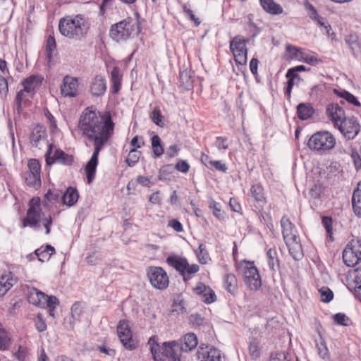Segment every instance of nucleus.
<instances>
[{
    "instance_id": "57",
    "label": "nucleus",
    "mask_w": 361,
    "mask_h": 361,
    "mask_svg": "<svg viewBox=\"0 0 361 361\" xmlns=\"http://www.w3.org/2000/svg\"><path fill=\"white\" fill-rule=\"evenodd\" d=\"M183 11L189 17L190 20L195 23V25L196 26H199L200 25V20L195 17V16L193 13V11L186 5L183 6Z\"/></svg>"
},
{
    "instance_id": "43",
    "label": "nucleus",
    "mask_w": 361,
    "mask_h": 361,
    "mask_svg": "<svg viewBox=\"0 0 361 361\" xmlns=\"http://www.w3.org/2000/svg\"><path fill=\"white\" fill-rule=\"evenodd\" d=\"M318 292L320 293V300L323 302H329L334 298V293L328 287H322Z\"/></svg>"
},
{
    "instance_id": "31",
    "label": "nucleus",
    "mask_w": 361,
    "mask_h": 361,
    "mask_svg": "<svg viewBox=\"0 0 361 361\" xmlns=\"http://www.w3.org/2000/svg\"><path fill=\"white\" fill-rule=\"evenodd\" d=\"M56 49V42L53 35H49L46 41L45 51L49 62H51L53 58V54Z\"/></svg>"
},
{
    "instance_id": "38",
    "label": "nucleus",
    "mask_w": 361,
    "mask_h": 361,
    "mask_svg": "<svg viewBox=\"0 0 361 361\" xmlns=\"http://www.w3.org/2000/svg\"><path fill=\"white\" fill-rule=\"evenodd\" d=\"M13 279L8 276H3L0 279V296H4L13 286Z\"/></svg>"
},
{
    "instance_id": "40",
    "label": "nucleus",
    "mask_w": 361,
    "mask_h": 361,
    "mask_svg": "<svg viewBox=\"0 0 361 361\" xmlns=\"http://www.w3.org/2000/svg\"><path fill=\"white\" fill-rule=\"evenodd\" d=\"M11 344V340L8 333L0 324V350L7 349Z\"/></svg>"
},
{
    "instance_id": "26",
    "label": "nucleus",
    "mask_w": 361,
    "mask_h": 361,
    "mask_svg": "<svg viewBox=\"0 0 361 361\" xmlns=\"http://www.w3.org/2000/svg\"><path fill=\"white\" fill-rule=\"evenodd\" d=\"M79 198V194L76 188L69 187L66 192L61 196L64 204L69 207L74 205Z\"/></svg>"
},
{
    "instance_id": "41",
    "label": "nucleus",
    "mask_w": 361,
    "mask_h": 361,
    "mask_svg": "<svg viewBox=\"0 0 361 361\" xmlns=\"http://www.w3.org/2000/svg\"><path fill=\"white\" fill-rule=\"evenodd\" d=\"M286 51L291 59L301 61L303 59V53L302 51L293 45H288L286 47Z\"/></svg>"
},
{
    "instance_id": "62",
    "label": "nucleus",
    "mask_w": 361,
    "mask_h": 361,
    "mask_svg": "<svg viewBox=\"0 0 361 361\" xmlns=\"http://www.w3.org/2000/svg\"><path fill=\"white\" fill-rule=\"evenodd\" d=\"M190 322L196 326H200L202 325L204 319L202 317V316L200 314H191L189 317Z\"/></svg>"
},
{
    "instance_id": "44",
    "label": "nucleus",
    "mask_w": 361,
    "mask_h": 361,
    "mask_svg": "<svg viewBox=\"0 0 361 361\" xmlns=\"http://www.w3.org/2000/svg\"><path fill=\"white\" fill-rule=\"evenodd\" d=\"M201 161L207 167L214 166L216 169L223 172H225L227 169L226 165L219 160L201 159Z\"/></svg>"
},
{
    "instance_id": "39",
    "label": "nucleus",
    "mask_w": 361,
    "mask_h": 361,
    "mask_svg": "<svg viewBox=\"0 0 361 361\" xmlns=\"http://www.w3.org/2000/svg\"><path fill=\"white\" fill-rule=\"evenodd\" d=\"M152 121L155 123L157 126L159 127H163L164 125V116L161 114L160 109L158 107H156L151 112L149 116Z\"/></svg>"
},
{
    "instance_id": "1",
    "label": "nucleus",
    "mask_w": 361,
    "mask_h": 361,
    "mask_svg": "<svg viewBox=\"0 0 361 361\" xmlns=\"http://www.w3.org/2000/svg\"><path fill=\"white\" fill-rule=\"evenodd\" d=\"M114 128L110 111L101 113L92 110V107H87L82 111L78 128L83 136L94 142V150L91 158H98L100 150L112 137Z\"/></svg>"
},
{
    "instance_id": "16",
    "label": "nucleus",
    "mask_w": 361,
    "mask_h": 361,
    "mask_svg": "<svg viewBox=\"0 0 361 361\" xmlns=\"http://www.w3.org/2000/svg\"><path fill=\"white\" fill-rule=\"evenodd\" d=\"M336 144L335 137L328 131L317 132V151L332 149Z\"/></svg>"
},
{
    "instance_id": "29",
    "label": "nucleus",
    "mask_w": 361,
    "mask_h": 361,
    "mask_svg": "<svg viewBox=\"0 0 361 361\" xmlns=\"http://www.w3.org/2000/svg\"><path fill=\"white\" fill-rule=\"evenodd\" d=\"M361 186V184L359 183ZM353 208L355 215L361 217V188L355 189L352 197Z\"/></svg>"
},
{
    "instance_id": "6",
    "label": "nucleus",
    "mask_w": 361,
    "mask_h": 361,
    "mask_svg": "<svg viewBox=\"0 0 361 361\" xmlns=\"http://www.w3.org/2000/svg\"><path fill=\"white\" fill-rule=\"evenodd\" d=\"M40 221H43L44 226L46 228L45 233L48 235L50 233V226L52 224L51 217L49 216L47 218L43 219L39 200L32 199L30 201V207L27 211L26 217L23 220L22 228L26 226L37 227Z\"/></svg>"
},
{
    "instance_id": "10",
    "label": "nucleus",
    "mask_w": 361,
    "mask_h": 361,
    "mask_svg": "<svg viewBox=\"0 0 361 361\" xmlns=\"http://www.w3.org/2000/svg\"><path fill=\"white\" fill-rule=\"evenodd\" d=\"M61 94L64 97H75L80 94L79 78L67 75L63 77L60 86Z\"/></svg>"
},
{
    "instance_id": "36",
    "label": "nucleus",
    "mask_w": 361,
    "mask_h": 361,
    "mask_svg": "<svg viewBox=\"0 0 361 361\" xmlns=\"http://www.w3.org/2000/svg\"><path fill=\"white\" fill-rule=\"evenodd\" d=\"M295 356L290 353H274L271 355L270 361H294Z\"/></svg>"
},
{
    "instance_id": "32",
    "label": "nucleus",
    "mask_w": 361,
    "mask_h": 361,
    "mask_svg": "<svg viewBox=\"0 0 361 361\" xmlns=\"http://www.w3.org/2000/svg\"><path fill=\"white\" fill-rule=\"evenodd\" d=\"M224 286L231 293H233L237 289V279L232 274H226L224 278Z\"/></svg>"
},
{
    "instance_id": "22",
    "label": "nucleus",
    "mask_w": 361,
    "mask_h": 361,
    "mask_svg": "<svg viewBox=\"0 0 361 361\" xmlns=\"http://www.w3.org/2000/svg\"><path fill=\"white\" fill-rule=\"evenodd\" d=\"M314 112V109L310 103H300L296 108V114L300 121L310 118Z\"/></svg>"
},
{
    "instance_id": "48",
    "label": "nucleus",
    "mask_w": 361,
    "mask_h": 361,
    "mask_svg": "<svg viewBox=\"0 0 361 361\" xmlns=\"http://www.w3.org/2000/svg\"><path fill=\"white\" fill-rule=\"evenodd\" d=\"M317 24L320 26L321 29L331 39L334 38L335 34L334 32H331V27L330 24L324 20L322 18H319L317 15Z\"/></svg>"
},
{
    "instance_id": "27",
    "label": "nucleus",
    "mask_w": 361,
    "mask_h": 361,
    "mask_svg": "<svg viewBox=\"0 0 361 361\" xmlns=\"http://www.w3.org/2000/svg\"><path fill=\"white\" fill-rule=\"evenodd\" d=\"M43 80L40 75H31L23 81V90L31 92L36 87L39 86Z\"/></svg>"
},
{
    "instance_id": "51",
    "label": "nucleus",
    "mask_w": 361,
    "mask_h": 361,
    "mask_svg": "<svg viewBox=\"0 0 361 361\" xmlns=\"http://www.w3.org/2000/svg\"><path fill=\"white\" fill-rule=\"evenodd\" d=\"M249 354L252 359H257L259 357L260 350L256 341H252L249 345Z\"/></svg>"
},
{
    "instance_id": "49",
    "label": "nucleus",
    "mask_w": 361,
    "mask_h": 361,
    "mask_svg": "<svg viewBox=\"0 0 361 361\" xmlns=\"http://www.w3.org/2000/svg\"><path fill=\"white\" fill-rule=\"evenodd\" d=\"M145 145L143 137L141 136L135 135L130 141L132 148L130 149V154L136 152L137 148H140Z\"/></svg>"
},
{
    "instance_id": "30",
    "label": "nucleus",
    "mask_w": 361,
    "mask_h": 361,
    "mask_svg": "<svg viewBox=\"0 0 361 361\" xmlns=\"http://www.w3.org/2000/svg\"><path fill=\"white\" fill-rule=\"evenodd\" d=\"M322 226L324 227L326 232V236L330 241H334L333 237V219L330 216H322Z\"/></svg>"
},
{
    "instance_id": "28",
    "label": "nucleus",
    "mask_w": 361,
    "mask_h": 361,
    "mask_svg": "<svg viewBox=\"0 0 361 361\" xmlns=\"http://www.w3.org/2000/svg\"><path fill=\"white\" fill-rule=\"evenodd\" d=\"M97 165L98 159H90L85 166V172L88 184H90L94 179Z\"/></svg>"
},
{
    "instance_id": "13",
    "label": "nucleus",
    "mask_w": 361,
    "mask_h": 361,
    "mask_svg": "<svg viewBox=\"0 0 361 361\" xmlns=\"http://www.w3.org/2000/svg\"><path fill=\"white\" fill-rule=\"evenodd\" d=\"M341 133L347 139H353L360 131V125L357 120L353 116L346 117L339 125L337 126Z\"/></svg>"
},
{
    "instance_id": "34",
    "label": "nucleus",
    "mask_w": 361,
    "mask_h": 361,
    "mask_svg": "<svg viewBox=\"0 0 361 361\" xmlns=\"http://www.w3.org/2000/svg\"><path fill=\"white\" fill-rule=\"evenodd\" d=\"M197 257L201 264H205L210 260L209 253L204 244H200L198 248L195 250Z\"/></svg>"
},
{
    "instance_id": "25",
    "label": "nucleus",
    "mask_w": 361,
    "mask_h": 361,
    "mask_svg": "<svg viewBox=\"0 0 361 361\" xmlns=\"http://www.w3.org/2000/svg\"><path fill=\"white\" fill-rule=\"evenodd\" d=\"M286 244L288 247L290 255L295 260H299L302 258V250L299 238L290 242H286Z\"/></svg>"
},
{
    "instance_id": "53",
    "label": "nucleus",
    "mask_w": 361,
    "mask_h": 361,
    "mask_svg": "<svg viewBox=\"0 0 361 361\" xmlns=\"http://www.w3.org/2000/svg\"><path fill=\"white\" fill-rule=\"evenodd\" d=\"M251 192H252V196L257 201H262L264 199L262 188L260 185H253L251 188Z\"/></svg>"
},
{
    "instance_id": "17",
    "label": "nucleus",
    "mask_w": 361,
    "mask_h": 361,
    "mask_svg": "<svg viewBox=\"0 0 361 361\" xmlns=\"http://www.w3.org/2000/svg\"><path fill=\"white\" fill-rule=\"evenodd\" d=\"M178 347L185 353H189L196 348L198 341L196 335L194 333H188L180 340L176 341Z\"/></svg>"
},
{
    "instance_id": "54",
    "label": "nucleus",
    "mask_w": 361,
    "mask_h": 361,
    "mask_svg": "<svg viewBox=\"0 0 361 361\" xmlns=\"http://www.w3.org/2000/svg\"><path fill=\"white\" fill-rule=\"evenodd\" d=\"M35 255L37 256L38 259L42 262H44L45 261H48L50 257L52 255V253H47L44 249V250L37 249L35 251Z\"/></svg>"
},
{
    "instance_id": "21",
    "label": "nucleus",
    "mask_w": 361,
    "mask_h": 361,
    "mask_svg": "<svg viewBox=\"0 0 361 361\" xmlns=\"http://www.w3.org/2000/svg\"><path fill=\"white\" fill-rule=\"evenodd\" d=\"M166 262L169 265L178 271L183 276L185 281L188 280L187 276H185V267L188 265L186 259L178 256H169L166 259Z\"/></svg>"
},
{
    "instance_id": "7",
    "label": "nucleus",
    "mask_w": 361,
    "mask_h": 361,
    "mask_svg": "<svg viewBox=\"0 0 361 361\" xmlns=\"http://www.w3.org/2000/svg\"><path fill=\"white\" fill-rule=\"evenodd\" d=\"M249 42V38H245L242 35H236L231 39L229 48L237 65H246L248 53L247 44Z\"/></svg>"
},
{
    "instance_id": "14",
    "label": "nucleus",
    "mask_w": 361,
    "mask_h": 361,
    "mask_svg": "<svg viewBox=\"0 0 361 361\" xmlns=\"http://www.w3.org/2000/svg\"><path fill=\"white\" fill-rule=\"evenodd\" d=\"M197 355L200 361H222L220 351L214 347L200 346Z\"/></svg>"
},
{
    "instance_id": "35",
    "label": "nucleus",
    "mask_w": 361,
    "mask_h": 361,
    "mask_svg": "<svg viewBox=\"0 0 361 361\" xmlns=\"http://www.w3.org/2000/svg\"><path fill=\"white\" fill-rule=\"evenodd\" d=\"M337 95L339 96L341 98H343L345 100H346L349 104L360 107L361 106V103L358 101V99L351 93H350L348 91L343 90L341 92H336Z\"/></svg>"
},
{
    "instance_id": "2",
    "label": "nucleus",
    "mask_w": 361,
    "mask_h": 361,
    "mask_svg": "<svg viewBox=\"0 0 361 361\" xmlns=\"http://www.w3.org/2000/svg\"><path fill=\"white\" fill-rule=\"evenodd\" d=\"M90 30L89 20L82 14L68 15L59 21V31L66 39L82 41Z\"/></svg>"
},
{
    "instance_id": "11",
    "label": "nucleus",
    "mask_w": 361,
    "mask_h": 361,
    "mask_svg": "<svg viewBox=\"0 0 361 361\" xmlns=\"http://www.w3.org/2000/svg\"><path fill=\"white\" fill-rule=\"evenodd\" d=\"M117 334L123 345L132 350L137 347V343L133 339L132 333L127 321L121 320L117 326Z\"/></svg>"
},
{
    "instance_id": "50",
    "label": "nucleus",
    "mask_w": 361,
    "mask_h": 361,
    "mask_svg": "<svg viewBox=\"0 0 361 361\" xmlns=\"http://www.w3.org/2000/svg\"><path fill=\"white\" fill-rule=\"evenodd\" d=\"M30 174L40 175L41 166L38 159H29L27 163Z\"/></svg>"
},
{
    "instance_id": "52",
    "label": "nucleus",
    "mask_w": 361,
    "mask_h": 361,
    "mask_svg": "<svg viewBox=\"0 0 361 361\" xmlns=\"http://www.w3.org/2000/svg\"><path fill=\"white\" fill-rule=\"evenodd\" d=\"M179 78L180 83L184 86L191 85L192 81L189 71L184 70L180 72Z\"/></svg>"
},
{
    "instance_id": "45",
    "label": "nucleus",
    "mask_w": 361,
    "mask_h": 361,
    "mask_svg": "<svg viewBox=\"0 0 361 361\" xmlns=\"http://www.w3.org/2000/svg\"><path fill=\"white\" fill-rule=\"evenodd\" d=\"M209 208L213 209V214L218 219H224L225 216L224 212L221 211V205L219 203L215 202L214 200H211L209 201Z\"/></svg>"
},
{
    "instance_id": "18",
    "label": "nucleus",
    "mask_w": 361,
    "mask_h": 361,
    "mask_svg": "<svg viewBox=\"0 0 361 361\" xmlns=\"http://www.w3.org/2000/svg\"><path fill=\"white\" fill-rule=\"evenodd\" d=\"M194 292L200 295L202 301L207 304H210L215 301L216 295L214 291L209 286L200 283L194 288Z\"/></svg>"
},
{
    "instance_id": "60",
    "label": "nucleus",
    "mask_w": 361,
    "mask_h": 361,
    "mask_svg": "<svg viewBox=\"0 0 361 361\" xmlns=\"http://www.w3.org/2000/svg\"><path fill=\"white\" fill-rule=\"evenodd\" d=\"M305 8L312 20H316V10L312 4L307 0L304 2Z\"/></svg>"
},
{
    "instance_id": "59",
    "label": "nucleus",
    "mask_w": 361,
    "mask_h": 361,
    "mask_svg": "<svg viewBox=\"0 0 361 361\" xmlns=\"http://www.w3.org/2000/svg\"><path fill=\"white\" fill-rule=\"evenodd\" d=\"M304 149L314 151L316 149V133L312 134L305 144Z\"/></svg>"
},
{
    "instance_id": "58",
    "label": "nucleus",
    "mask_w": 361,
    "mask_h": 361,
    "mask_svg": "<svg viewBox=\"0 0 361 361\" xmlns=\"http://www.w3.org/2000/svg\"><path fill=\"white\" fill-rule=\"evenodd\" d=\"M356 275L355 277V290L359 294H361V268H358L355 270Z\"/></svg>"
},
{
    "instance_id": "8",
    "label": "nucleus",
    "mask_w": 361,
    "mask_h": 361,
    "mask_svg": "<svg viewBox=\"0 0 361 361\" xmlns=\"http://www.w3.org/2000/svg\"><path fill=\"white\" fill-rule=\"evenodd\" d=\"M343 260L348 267H354L361 261V240H352L343 252Z\"/></svg>"
},
{
    "instance_id": "9",
    "label": "nucleus",
    "mask_w": 361,
    "mask_h": 361,
    "mask_svg": "<svg viewBox=\"0 0 361 361\" xmlns=\"http://www.w3.org/2000/svg\"><path fill=\"white\" fill-rule=\"evenodd\" d=\"M147 276L151 284L157 289H164L169 285V278L166 271L161 267H149Z\"/></svg>"
},
{
    "instance_id": "61",
    "label": "nucleus",
    "mask_w": 361,
    "mask_h": 361,
    "mask_svg": "<svg viewBox=\"0 0 361 361\" xmlns=\"http://www.w3.org/2000/svg\"><path fill=\"white\" fill-rule=\"evenodd\" d=\"M175 169L183 172L186 173L190 168L189 164L184 160H180L174 165Z\"/></svg>"
},
{
    "instance_id": "55",
    "label": "nucleus",
    "mask_w": 361,
    "mask_h": 361,
    "mask_svg": "<svg viewBox=\"0 0 361 361\" xmlns=\"http://www.w3.org/2000/svg\"><path fill=\"white\" fill-rule=\"evenodd\" d=\"M215 146L219 149H226L228 147V140L226 137H217Z\"/></svg>"
},
{
    "instance_id": "4",
    "label": "nucleus",
    "mask_w": 361,
    "mask_h": 361,
    "mask_svg": "<svg viewBox=\"0 0 361 361\" xmlns=\"http://www.w3.org/2000/svg\"><path fill=\"white\" fill-rule=\"evenodd\" d=\"M30 142L32 147H39L42 145H46L47 150L44 158H66L64 152L54 145L47 144L46 141L47 133L43 126L37 125L34 126L30 133Z\"/></svg>"
},
{
    "instance_id": "12",
    "label": "nucleus",
    "mask_w": 361,
    "mask_h": 361,
    "mask_svg": "<svg viewBox=\"0 0 361 361\" xmlns=\"http://www.w3.org/2000/svg\"><path fill=\"white\" fill-rule=\"evenodd\" d=\"M244 281L252 290H257L261 287L262 281L259 271L253 262H247L244 267Z\"/></svg>"
},
{
    "instance_id": "15",
    "label": "nucleus",
    "mask_w": 361,
    "mask_h": 361,
    "mask_svg": "<svg viewBox=\"0 0 361 361\" xmlns=\"http://www.w3.org/2000/svg\"><path fill=\"white\" fill-rule=\"evenodd\" d=\"M327 117L338 126L346 117L345 111L338 104H331L327 106L326 109Z\"/></svg>"
},
{
    "instance_id": "46",
    "label": "nucleus",
    "mask_w": 361,
    "mask_h": 361,
    "mask_svg": "<svg viewBox=\"0 0 361 361\" xmlns=\"http://www.w3.org/2000/svg\"><path fill=\"white\" fill-rule=\"evenodd\" d=\"M268 258V264L271 269L274 270L275 267L278 266L279 260L277 259V253L276 250L269 249L267 252Z\"/></svg>"
},
{
    "instance_id": "20",
    "label": "nucleus",
    "mask_w": 361,
    "mask_h": 361,
    "mask_svg": "<svg viewBox=\"0 0 361 361\" xmlns=\"http://www.w3.org/2000/svg\"><path fill=\"white\" fill-rule=\"evenodd\" d=\"M281 226L282 228L283 236L286 243L299 238L295 233L294 225L286 216L282 217L281 220Z\"/></svg>"
},
{
    "instance_id": "63",
    "label": "nucleus",
    "mask_w": 361,
    "mask_h": 361,
    "mask_svg": "<svg viewBox=\"0 0 361 361\" xmlns=\"http://www.w3.org/2000/svg\"><path fill=\"white\" fill-rule=\"evenodd\" d=\"M35 326L39 332H42L47 329V324L40 314L37 315Z\"/></svg>"
},
{
    "instance_id": "64",
    "label": "nucleus",
    "mask_w": 361,
    "mask_h": 361,
    "mask_svg": "<svg viewBox=\"0 0 361 361\" xmlns=\"http://www.w3.org/2000/svg\"><path fill=\"white\" fill-rule=\"evenodd\" d=\"M318 350H319L318 353L322 359L325 360V359L329 358V353L328 348L323 342H321V346L318 348Z\"/></svg>"
},
{
    "instance_id": "3",
    "label": "nucleus",
    "mask_w": 361,
    "mask_h": 361,
    "mask_svg": "<svg viewBox=\"0 0 361 361\" xmlns=\"http://www.w3.org/2000/svg\"><path fill=\"white\" fill-rule=\"evenodd\" d=\"M139 32L138 21L131 17H128L111 25L109 36L113 40L120 42L128 40L133 35Z\"/></svg>"
},
{
    "instance_id": "33",
    "label": "nucleus",
    "mask_w": 361,
    "mask_h": 361,
    "mask_svg": "<svg viewBox=\"0 0 361 361\" xmlns=\"http://www.w3.org/2000/svg\"><path fill=\"white\" fill-rule=\"evenodd\" d=\"M27 300L30 303L39 306L40 305V299L38 298L39 295H43V292L35 288H31L28 289L27 292Z\"/></svg>"
},
{
    "instance_id": "37",
    "label": "nucleus",
    "mask_w": 361,
    "mask_h": 361,
    "mask_svg": "<svg viewBox=\"0 0 361 361\" xmlns=\"http://www.w3.org/2000/svg\"><path fill=\"white\" fill-rule=\"evenodd\" d=\"M152 148L156 157H159L164 153V147L160 137L155 135L152 137Z\"/></svg>"
},
{
    "instance_id": "24",
    "label": "nucleus",
    "mask_w": 361,
    "mask_h": 361,
    "mask_svg": "<svg viewBox=\"0 0 361 361\" xmlns=\"http://www.w3.org/2000/svg\"><path fill=\"white\" fill-rule=\"evenodd\" d=\"M262 8L271 15L281 14L283 11L282 6L274 0H259Z\"/></svg>"
},
{
    "instance_id": "56",
    "label": "nucleus",
    "mask_w": 361,
    "mask_h": 361,
    "mask_svg": "<svg viewBox=\"0 0 361 361\" xmlns=\"http://www.w3.org/2000/svg\"><path fill=\"white\" fill-rule=\"evenodd\" d=\"M183 11L189 17L190 20L195 23V25L196 26H199L200 25V20L195 17V16L193 13V11L186 5L183 6Z\"/></svg>"
},
{
    "instance_id": "42",
    "label": "nucleus",
    "mask_w": 361,
    "mask_h": 361,
    "mask_svg": "<svg viewBox=\"0 0 361 361\" xmlns=\"http://www.w3.org/2000/svg\"><path fill=\"white\" fill-rule=\"evenodd\" d=\"M27 185L35 189H38L41 186L40 175L28 173L25 178Z\"/></svg>"
},
{
    "instance_id": "5",
    "label": "nucleus",
    "mask_w": 361,
    "mask_h": 361,
    "mask_svg": "<svg viewBox=\"0 0 361 361\" xmlns=\"http://www.w3.org/2000/svg\"><path fill=\"white\" fill-rule=\"evenodd\" d=\"M148 344L154 361H164V356L167 358L168 361H181V353L180 352L181 350L178 347L177 341L164 342L162 344L164 347L163 353H160L159 345L157 343L154 336L149 339Z\"/></svg>"
},
{
    "instance_id": "47",
    "label": "nucleus",
    "mask_w": 361,
    "mask_h": 361,
    "mask_svg": "<svg viewBox=\"0 0 361 361\" xmlns=\"http://www.w3.org/2000/svg\"><path fill=\"white\" fill-rule=\"evenodd\" d=\"M40 299V305L39 307H44L45 305H52L53 304H59V301L56 297L51 295L48 296L44 293H43V295L38 297Z\"/></svg>"
},
{
    "instance_id": "23",
    "label": "nucleus",
    "mask_w": 361,
    "mask_h": 361,
    "mask_svg": "<svg viewBox=\"0 0 361 361\" xmlns=\"http://www.w3.org/2000/svg\"><path fill=\"white\" fill-rule=\"evenodd\" d=\"M111 92L113 94H117L121 87L122 74L120 68L117 66L113 68L111 72Z\"/></svg>"
},
{
    "instance_id": "19",
    "label": "nucleus",
    "mask_w": 361,
    "mask_h": 361,
    "mask_svg": "<svg viewBox=\"0 0 361 361\" xmlns=\"http://www.w3.org/2000/svg\"><path fill=\"white\" fill-rule=\"evenodd\" d=\"M91 94L94 97L102 96L106 90V79L101 75H97L90 84Z\"/></svg>"
}]
</instances>
